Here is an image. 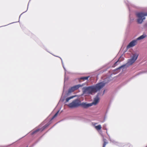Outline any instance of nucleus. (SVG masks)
Masks as SVG:
<instances>
[{
  "mask_svg": "<svg viewBox=\"0 0 147 147\" xmlns=\"http://www.w3.org/2000/svg\"><path fill=\"white\" fill-rule=\"evenodd\" d=\"M91 103H88L86 102H81L80 107L84 109H87L92 106Z\"/></svg>",
  "mask_w": 147,
  "mask_h": 147,
  "instance_id": "9",
  "label": "nucleus"
},
{
  "mask_svg": "<svg viewBox=\"0 0 147 147\" xmlns=\"http://www.w3.org/2000/svg\"><path fill=\"white\" fill-rule=\"evenodd\" d=\"M81 102L79 99L74 100L71 102L67 105L71 108H76L81 106Z\"/></svg>",
  "mask_w": 147,
  "mask_h": 147,
  "instance_id": "4",
  "label": "nucleus"
},
{
  "mask_svg": "<svg viewBox=\"0 0 147 147\" xmlns=\"http://www.w3.org/2000/svg\"><path fill=\"white\" fill-rule=\"evenodd\" d=\"M101 134V135L102 136L103 138V140L104 141V143L103 144L102 147H105L106 144H107L108 142H107V140L106 139L104 138V136L102 134Z\"/></svg>",
  "mask_w": 147,
  "mask_h": 147,
  "instance_id": "14",
  "label": "nucleus"
},
{
  "mask_svg": "<svg viewBox=\"0 0 147 147\" xmlns=\"http://www.w3.org/2000/svg\"><path fill=\"white\" fill-rule=\"evenodd\" d=\"M129 25H128L127 26V28H129Z\"/></svg>",
  "mask_w": 147,
  "mask_h": 147,
  "instance_id": "39",
  "label": "nucleus"
},
{
  "mask_svg": "<svg viewBox=\"0 0 147 147\" xmlns=\"http://www.w3.org/2000/svg\"><path fill=\"white\" fill-rule=\"evenodd\" d=\"M76 96H77V95H75L72 96L70 97L67 98H66V99H65V101L64 102V103H66L67 102H68L69 100L73 98H74L75 97H76Z\"/></svg>",
  "mask_w": 147,
  "mask_h": 147,
  "instance_id": "12",
  "label": "nucleus"
},
{
  "mask_svg": "<svg viewBox=\"0 0 147 147\" xmlns=\"http://www.w3.org/2000/svg\"><path fill=\"white\" fill-rule=\"evenodd\" d=\"M45 50L47 51L48 52H49V53H50L49 52V51H48L47 50V49H46V48L44 46H43L42 47Z\"/></svg>",
  "mask_w": 147,
  "mask_h": 147,
  "instance_id": "30",
  "label": "nucleus"
},
{
  "mask_svg": "<svg viewBox=\"0 0 147 147\" xmlns=\"http://www.w3.org/2000/svg\"><path fill=\"white\" fill-rule=\"evenodd\" d=\"M51 54H52L53 55V56H55V57H59H59H59V56H56V55H54L53 54H51Z\"/></svg>",
  "mask_w": 147,
  "mask_h": 147,
  "instance_id": "34",
  "label": "nucleus"
},
{
  "mask_svg": "<svg viewBox=\"0 0 147 147\" xmlns=\"http://www.w3.org/2000/svg\"><path fill=\"white\" fill-rule=\"evenodd\" d=\"M128 66H127V65L126 64V63L123 64V65H121V66H119L118 68H117L116 69H115L114 70V71H116V73H117L118 72H119L120 71V69H124L125 68H126L127 67H128Z\"/></svg>",
  "mask_w": 147,
  "mask_h": 147,
  "instance_id": "10",
  "label": "nucleus"
},
{
  "mask_svg": "<svg viewBox=\"0 0 147 147\" xmlns=\"http://www.w3.org/2000/svg\"><path fill=\"white\" fill-rule=\"evenodd\" d=\"M60 111V109L57 112L55 113V115H56V116H57L59 112V111Z\"/></svg>",
  "mask_w": 147,
  "mask_h": 147,
  "instance_id": "28",
  "label": "nucleus"
},
{
  "mask_svg": "<svg viewBox=\"0 0 147 147\" xmlns=\"http://www.w3.org/2000/svg\"><path fill=\"white\" fill-rule=\"evenodd\" d=\"M145 25H146V26H147V23L146 24H145Z\"/></svg>",
  "mask_w": 147,
  "mask_h": 147,
  "instance_id": "40",
  "label": "nucleus"
},
{
  "mask_svg": "<svg viewBox=\"0 0 147 147\" xmlns=\"http://www.w3.org/2000/svg\"><path fill=\"white\" fill-rule=\"evenodd\" d=\"M50 122L51 121H50L49 122L45 125H44L42 128H38L35 130L33 131L31 133V134L32 135H33L34 134L36 133L37 132L40 130L41 131H42L50 124Z\"/></svg>",
  "mask_w": 147,
  "mask_h": 147,
  "instance_id": "7",
  "label": "nucleus"
},
{
  "mask_svg": "<svg viewBox=\"0 0 147 147\" xmlns=\"http://www.w3.org/2000/svg\"><path fill=\"white\" fill-rule=\"evenodd\" d=\"M125 147H133V146L131 145L128 144L125 145Z\"/></svg>",
  "mask_w": 147,
  "mask_h": 147,
  "instance_id": "22",
  "label": "nucleus"
},
{
  "mask_svg": "<svg viewBox=\"0 0 147 147\" xmlns=\"http://www.w3.org/2000/svg\"><path fill=\"white\" fill-rule=\"evenodd\" d=\"M106 83L102 82L95 84L84 87L82 88L83 94H92L100 91L105 85Z\"/></svg>",
  "mask_w": 147,
  "mask_h": 147,
  "instance_id": "1",
  "label": "nucleus"
},
{
  "mask_svg": "<svg viewBox=\"0 0 147 147\" xmlns=\"http://www.w3.org/2000/svg\"><path fill=\"white\" fill-rule=\"evenodd\" d=\"M1 26H0V27H1Z\"/></svg>",
  "mask_w": 147,
  "mask_h": 147,
  "instance_id": "43",
  "label": "nucleus"
},
{
  "mask_svg": "<svg viewBox=\"0 0 147 147\" xmlns=\"http://www.w3.org/2000/svg\"><path fill=\"white\" fill-rule=\"evenodd\" d=\"M105 90H104L103 91V93L102 94V95H103L105 93Z\"/></svg>",
  "mask_w": 147,
  "mask_h": 147,
  "instance_id": "35",
  "label": "nucleus"
},
{
  "mask_svg": "<svg viewBox=\"0 0 147 147\" xmlns=\"http://www.w3.org/2000/svg\"><path fill=\"white\" fill-rule=\"evenodd\" d=\"M107 125L106 124H104L102 126V128L104 130H107V129L106 128Z\"/></svg>",
  "mask_w": 147,
  "mask_h": 147,
  "instance_id": "20",
  "label": "nucleus"
},
{
  "mask_svg": "<svg viewBox=\"0 0 147 147\" xmlns=\"http://www.w3.org/2000/svg\"><path fill=\"white\" fill-rule=\"evenodd\" d=\"M39 140H37L31 146L32 147L33 146H34V145H35L39 141Z\"/></svg>",
  "mask_w": 147,
  "mask_h": 147,
  "instance_id": "21",
  "label": "nucleus"
},
{
  "mask_svg": "<svg viewBox=\"0 0 147 147\" xmlns=\"http://www.w3.org/2000/svg\"><path fill=\"white\" fill-rule=\"evenodd\" d=\"M138 17L137 22L139 24H141L146 19L145 16H147V12H140L136 13Z\"/></svg>",
  "mask_w": 147,
  "mask_h": 147,
  "instance_id": "3",
  "label": "nucleus"
},
{
  "mask_svg": "<svg viewBox=\"0 0 147 147\" xmlns=\"http://www.w3.org/2000/svg\"><path fill=\"white\" fill-rule=\"evenodd\" d=\"M65 87V86L64 85V89L63 91V94L61 98V99L59 101V102H63L65 100V99L66 97H67V96L69 95L71 92L74 91V90L72 87H71L70 88H69L68 92H66V93L65 94V95L64 96H63V94L64 92V88Z\"/></svg>",
  "mask_w": 147,
  "mask_h": 147,
  "instance_id": "6",
  "label": "nucleus"
},
{
  "mask_svg": "<svg viewBox=\"0 0 147 147\" xmlns=\"http://www.w3.org/2000/svg\"><path fill=\"white\" fill-rule=\"evenodd\" d=\"M57 116H56V115H54L53 116V117L51 118V120H50V121H51L52 120H53V119L55 117H56Z\"/></svg>",
  "mask_w": 147,
  "mask_h": 147,
  "instance_id": "24",
  "label": "nucleus"
},
{
  "mask_svg": "<svg viewBox=\"0 0 147 147\" xmlns=\"http://www.w3.org/2000/svg\"><path fill=\"white\" fill-rule=\"evenodd\" d=\"M116 145L117 146L120 147H122L124 146V144L123 143H120L118 142H117V144Z\"/></svg>",
  "mask_w": 147,
  "mask_h": 147,
  "instance_id": "18",
  "label": "nucleus"
},
{
  "mask_svg": "<svg viewBox=\"0 0 147 147\" xmlns=\"http://www.w3.org/2000/svg\"><path fill=\"white\" fill-rule=\"evenodd\" d=\"M81 120L83 121L86 123L90 122L91 121V120L89 117H83L81 118Z\"/></svg>",
  "mask_w": 147,
  "mask_h": 147,
  "instance_id": "11",
  "label": "nucleus"
},
{
  "mask_svg": "<svg viewBox=\"0 0 147 147\" xmlns=\"http://www.w3.org/2000/svg\"><path fill=\"white\" fill-rule=\"evenodd\" d=\"M106 133H107V135H108V136H109V138H110V137L109 135L108 134V133L107 131H106Z\"/></svg>",
  "mask_w": 147,
  "mask_h": 147,
  "instance_id": "36",
  "label": "nucleus"
},
{
  "mask_svg": "<svg viewBox=\"0 0 147 147\" xmlns=\"http://www.w3.org/2000/svg\"><path fill=\"white\" fill-rule=\"evenodd\" d=\"M28 147V146H26V147Z\"/></svg>",
  "mask_w": 147,
  "mask_h": 147,
  "instance_id": "42",
  "label": "nucleus"
},
{
  "mask_svg": "<svg viewBox=\"0 0 147 147\" xmlns=\"http://www.w3.org/2000/svg\"><path fill=\"white\" fill-rule=\"evenodd\" d=\"M134 20V19L133 18H130L129 20V23H131Z\"/></svg>",
  "mask_w": 147,
  "mask_h": 147,
  "instance_id": "23",
  "label": "nucleus"
},
{
  "mask_svg": "<svg viewBox=\"0 0 147 147\" xmlns=\"http://www.w3.org/2000/svg\"><path fill=\"white\" fill-rule=\"evenodd\" d=\"M108 109H107V112H106V114L107 113V111H108Z\"/></svg>",
  "mask_w": 147,
  "mask_h": 147,
  "instance_id": "38",
  "label": "nucleus"
},
{
  "mask_svg": "<svg viewBox=\"0 0 147 147\" xmlns=\"http://www.w3.org/2000/svg\"><path fill=\"white\" fill-rule=\"evenodd\" d=\"M15 23V22H12V23H11L9 24H7V25H9V24H11L13 23ZM6 26H7V25H6ZM6 26V25H5V26Z\"/></svg>",
  "mask_w": 147,
  "mask_h": 147,
  "instance_id": "33",
  "label": "nucleus"
},
{
  "mask_svg": "<svg viewBox=\"0 0 147 147\" xmlns=\"http://www.w3.org/2000/svg\"><path fill=\"white\" fill-rule=\"evenodd\" d=\"M102 94V92H98L96 96V97L94 98L93 101L91 103V105L92 106L93 105H96L99 102L100 98H99V96L101 95Z\"/></svg>",
  "mask_w": 147,
  "mask_h": 147,
  "instance_id": "8",
  "label": "nucleus"
},
{
  "mask_svg": "<svg viewBox=\"0 0 147 147\" xmlns=\"http://www.w3.org/2000/svg\"><path fill=\"white\" fill-rule=\"evenodd\" d=\"M119 59L117 61L115 62L114 64V66H116L117 65V63L119 61Z\"/></svg>",
  "mask_w": 147,
  "mask_h": 147,
  "instance_id": "26",
  "label": "nucleus"
},
{
  "mask_svg": "<svg viewBox=\"0 0 147 147\" xmlns=\"http://www.w3.org/2000/svg\"><path fill=\"white\" fill-rule=\"evenodd\" d=\"M64 69V70L65 71V75H66V71H67V70L65 68V67H64V68H63Z\"/></svg>",
  "mask_w": 147,
  "mask_h": 147,
  "instance_id": "31",
  "label": "nucleus"
},
{
  "mask_svg": "<svg viewBox=\"0 0 147 147\" xmlns=\"http://www.w3.org/2000/svg\"><path fill=\"white\" fill-rule=\"evenodd\" d=\"M146 147H147V146H146Z\"/></svg>",
  "mask_w": 147,
  "mask_h": 147,
  "instance_id": "41",
  "label": "nucleus"
},
{
  "mask_svg": "<svg viewBox=\"0 0 147 147\" xmlns=\"http://www.w3.org/2000/svg\"><path fill=\"white\" fill-rule=\"evenodd\" d=\"M84 85L83 84L81 85L80 84H79L78 85H76L72 86L74 91L78 89L80 87Z\"/></svg>",
  "mask_w": 147,
  "mask_h": 147,
  "instance_id": "13",
  "label": "nucleus"
},
{
  "mask_svg": "<svg viewBox=\"0 0 147 147\" xmlns=\"http://www.w3.org/2000/svg\"><path fill=\"white\" fill-rule=\"evenodd\" d=\"M95 128L97 130H101L102 127L100 125H99L97 126H95Z\"/></svg>",
  "mask_w": 147,
  "mask_h": 147,
  "instance_id": "17",
  "label": "nucleus"
},
{
  "mask_svg": "<svg viewBox=\"0 0 147 147\" xmlns=\"http://www.w3.org/2000/svg\"><path fill=\"white\" fill-rule=\"evenodd\" d=\"M138 56V54L137 53H135L133 54L131 58L127 60V62L126 63L127 66L129 67V66L132 65L137 59Z\"/></svg>",
  "mask_w": 147,
  "mask_h": 147,
  "instance_id": "5",
  "label": "nucleus"
},
{
  "mask_svg": "<svg viewBox=\"0 0 147 147\" xmlns=\"http://www.w3.org/2000/svg\"><path fill=\"white\" fill-rule=\"evenodd\" d=\"M30 0H30V1H29V2H28V7H27V10H26V11H24V12H23V13H22L20 15V16L19 17V19H20V16H21V15H22V14H23V13H25V12H26L27 11V10H28V5H29V2H30Z\"/></svg>",
  "mask_w": 147,
  "mask_h": 147,
  "instance_id": "19",
  "label": "nucleus"
},
{
  "mask_svg": "<svg viewBox=\"0 0 147 147\" xmlns=\"http://www.w3.org/2000/svg\"><path fill=\"white\" fill-rule=\"evenodd\" d=\"M90 77V76H85V77H80L79 78V80H88V79Z\"/></svg>",
  "mask_w": 147,
  "mask_h": 147,
  "instance_id": "15",
  "label": "nucleus"
},
{
  "mask_svg": "<svg viewBox=\"0 0 147 147\" xmlns=\"http://www.w3.org/2000/svg\"><path fill=\"white\" fill-rule=\"evenodd\" d=\"M127 7H128V9H129V12H130V6L129 5H127Z\"/></svg>",
  "mask_w": 147,
  "mask_h": 147,
  "instance_id": "29",
  "label": "nucleus"
},
{
  "mask_svg": "<svg viewBox=\"0 0 147 147\" xmlns=\"http://www.w3.org/2000/svg\"><path fill=\"white\" fill-rule=\"evenodd\" d=\"M62 66L63 67V68H64V67H65L64 64L62 65Z\"/></svg>",
  "mask_w": 147,
  "mask_h": 147,
  "instance_id": "37",
  "label": "nucleus"
},
{
  "mask_svg": "<svg viewBox=\"0 0 147 147\" xmlns=\"http://www.w3.org/2000/svg\"><path fill=\"white\" fill-rule=\"evenodd\" d=\"M106 115H105V117H104V119L103 120V121H101V122L102 123L104 122L105 121V120L106 119Z\"/></svg>",
  "mask_w": 147,
  "mask_h": 147,
  "instance_id": "27",
  "label": "nucleus"
},
{
  "mask_svg": "<svg viewBox=\"0 0 147 147\" xmlns=\"http://www.w3.org/2000/svg\"><path fill=\"white\" fill-rule=\"evenodd\" d=\"M68 79V77H65V78H64V82H65L66 81H67Z\"/></svg>",
  "mask_w": 147,
  "mask_h": 147,
  "instance_id": "25",
  "label": "nucleus"
},
{
  "mask_svg": "<svg viewBox=\"0 0 147 147\" xmlns=\"http://www.w3.org/2000/svg\"><path fill=\"white\" fill-rule=\"evenodd\" d=\"M109 140L111 142H112L113 144L115 145H116L117 142L115 141L113 139H111L110 138H109Z\"/></svg>",
  "mask_w": 147,
  "mask_h": 147,
  "instance_id": "16",
  "label": "nucleus"
},
{
  "mask_svg": "<svg viewBox=\"0 0 147 147\" xmlns=\"http://www.w3.org/2000/svg\"><path fill=\"white\" fill-rule=\"evenodd\" d=\"M147 35L145 34H143L140 36L138 37L136 39L130 42L127 45L126 47V49H128L134 46L137 43V41L146 38L147 36Z\"/></svg>",
  "mask_w": 147,
  "mask_h": 147,
  "instance_id": "2",
  "label": "nucleus"
},
{
  "mask_svg": "<svg viewBox=\"0 0 147 147\" xmlns=\"http://www.w3.org/2000/svg\"><path fill=\"white\" fill-rule=\"evenodd\" d=\"M59 58H60V59H61V62L62 65L64 64L61 58V57H59Z\"/></svg>",
  "mask_w": 147,
  "mask_h": 147,
  "instance_id": "32",
  "label": "nucleus"
}]
</instances>
